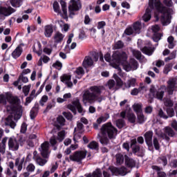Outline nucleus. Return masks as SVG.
<instances>
[{
	"label": "nucleus",
	"mask_w": 177,
	"mask_h": 177,
	"mask_svg": "<svg viewBox=\"0 0 177 177\" xmlns=\"http://www.w3.org/2000/svg\"><path fill=\"white\" fill-rule=\"evenodd\" d=\"M116 125L118 128L121 129V128H124V127H125V122H124V120H118L116 121Z\"/></svg>",
	"instance_id": "13d9d810"
},
{
	"label": "nucleus",
	"mask_w": 177,
	"mask_h": 177,
	"mask_svg": "<svg viewBox=\"0 0 177 177\" xmlns=\"http://www.w3.org/2000/svg\"><path fill=\"white\" fill-rule=\"evenodd\" d=\"M151 19V10L150 8H147L145 10V13L142 16V20L147 23Z\"/></svg>",
	"instance_id": "cd10ccee"
},
{
	"label": "nucleus",
	"mask_w": 177,
	"mask_h": 177,
	"mask_svg": "<svg viewBox=\"0 0 177 177\" xmlns=\"http://www.w3.org/2000/svg\"><path fill=\"white\" fill-rule=\"evenodd\" d=\"M60 80L62 82L66 84L68 88H73V82H71V75H64L61 76Z\"/></svg>",
	"instance_id": "aec40b11"
},
{
	"label": "nucleus",
	"mask_w": 177,
	"mask_h": 177,
	"mask_svg": "<svg viewBox=\"0 0 177 177\" xmlns=\"http://www.w3.org/2000/svg\"><path fill=\"white\" fill-rule=\"evenodd\" d=\"M87 147L91 150H99V143L96 141H91L88 145Z\"/></svg>",
	"instance_id": "f704fd0d"
},
{
	"label": "nucleus",
	"mask_w": 177,
	"mask_h": 177,
	"mask_svg": "<svg viewBox=\"0 0 177 177\" xmlns=\"http://www.w3.org/2000/svg\"><path fill=\"white\" fill-rule=\"evenodd\" d=\"M38 111V109L33 107L30 111V118L32 120L35 118V116L37 115V113Z\"/></svg>",
	"instance_id": "052dcab7"
},
{
	"label": "nucleus",
	"mask_w": 177,
	"mask_h": 177,
	"mask_svg": "<svg viewBox=\"0 0 177 177\" xmlns=\"http://www.w3.org/2000/svg\"><path fill=\"white\" fill-rule=\"evenodd\" d=\"M124 159H125V164L127 167H129L130 168L135 167L136 163H135V160H133V159L129 158L127 156H124Z\"/></svg>",
	"instance_id": "7c9ffc66"
},
{
	"label": "nucleus",
	"mask_w": 177,
	"mask_h": 177,
	"mask_svg": "<svg viewBox=\"0 0 177 177\" xmlns=\"http://www.w3.org/2000/svg\"><path fill=\"white\" fill-rule=\"evenodd\" d=\"M113 60L117 64H122L125 71H131V70L138 69V61L135 59H131L130 63L127 62L128 55L124 52L116 51L113 54Z\"/></svg>",
	"instance_id": "7ed1b4c3"
},
{
	"label": "nucleus",
	"mask_w": 177,
	"mask_h": 177,
	"mask_svg": "<svg viewBox=\"0 0 177 177\" xmlns=\"http://www.w3.org/2000/svg\"><path fill=\"white\" fill-rule=\"evenodd\" d=\"M109 118H110V115H109V113H105L97 119V123L102 124V122H106Z\"/></svg>",
	"instance_id": "2f4dec72"
},
{
	"label": "nucleus",
	"mask_w": 177,
	"mask_h": 177,
	"mask_svg": "<svg viewBox=\"0 0 177 177\" xmlns=\"http://www.w3.org/2000/svg\"><path fill=\"white\" fill-rule=\"evenodd\" d=\"M113 78L115 80L118 86H122L124 82H122L121 78H120L118 75H117V74H113Z\"/></svg>",
	"instance_id": "8fccbe9b"
},
{
	"label": "nucleus",
	"mask_w": 177,
	"mask_h": 177,
	"mask_svg": "<svg viewBox=\"0 0 177 177\" xmlns=\"http://www.w3.org/2000/svg\"><path fill=\"white\" fill-rule=\"evenodd\" d=\"M53 67H54V68H56L57 70H62V68L63 67V64H62V62L59 61H56L53 64Z\"/></svg>",
	"instance_id": "4d7b16f0"
},
{
	"label": "nucleus",
	"mask_w": 177,
	"mask_h": 177,
	"mask_svg": "<svg viewBox=\"0 0 177 177\" xmlns=\"http://www.w3.org/2000/svg\"><path fill=\"white\" fill-rule=\"evenodd\" d=\"M60 27H61L62 31V32L64 31V32H67V31H68V29L70 28V26L66 23L60 24Z\"/></svg>",
	"instance_id": "864d4df0"
},
{
	"label": "nucleus",
	"mask_w": 177,
	"mask_h": 177,
	"mask_svg": "<svg viewBox=\"0 0 177 177\" xmlns=\"http://www.w3.org/2000/svg\"><path fill=\"white\" fill-rule=\"evenodd\" d=\"M24 157L22 158H17L15 159V166L16 167L18 172H21L23 170V164H24Z\"/></svg>",
	"instance_id": "393cba45"
},
{
	"label": "nucleus",
	"mask_w": 177,
	"mask_h": 177,
	"mask_svg": "<svg viewBox=\"0 0 177 177\" xmlns=\"http://www.w3.org/2000/svg\"><path fill=\"white\" fill-rule=\"evenodd\" d=\"M106 26V24L104 23H98L97 25V28L98 30H102V34L104 35L105 31H104V27Z\"/></svg>",
	"instance_id": "680f3d73"
},
{
	"label": "nucleus",
	"mask_w": 177,
	"mask_h": 177,
	"mask_svg": "<svg viewBox=\"0 0 177 177\" xmlns=\"http://www.w3.org/2000/svg\"><path fill=\"white\" fill-rule=\"evenodd\" d=\"M152 169L158 171V177H167V174H165L163 171H160V167L158 166H152Z\"/></svg>",
	"instance_id": "c03bdc74"
},
{
	"label": "nucleus",
	"mask_w": 177,
	"mask_h": 177,
	"mask_svg": "<svg viewBox=\"0 0 177 177\" xmlns=\"http://www.w3.org/2000/svg\"><path fill=\"white\" fill-rule=\"evenodd\" d=\"M48 97L47 95H43L39 100V104L42 106H45L46 102H48Z\"/></svg>",
	"instance_id": "bf43d9fd"
},
{
	"label": "nucleus",
	"mask_w": 177,
	"mask_h": 177,
	"mask_svg": "<svg viewBox=\"0 0 177 177\" xmlns=\"http://www.w3.org/2000/svg\"><path fill=\"white\" fill-rule=\"evenodd\" d=\"M53 30H56V26L52 24L47 25L44 27V35L46 38H50L53 34Z\"/></svg>",
	"instance_id": "6ab92c4d"
},
{
	"label": "nucleus",
	"mask_w": 177,
	"mask_h": 177,
	"mask_svg": "<svg viewBox=\"0 0 177 177\" xmlns=\"http://www.w3.org/2000/svg\"><path fill=\"white\" fill-rule=\"evenodd\" d=\"M116 162L117 164L121 165V164L124 162V156H122V154L121 153H118L116 155Z\"/></svg>",
	"instance_id": "49530a36"
},
{
	"label": "nucleus",
	"mask_w": 177,
	"mask_h": 177,
	"mask_svg": "<svg viewBox=\"0 0 177 177\" xmlns=\"http://www.w3.org/2000/svg\"><path fill=\"white\" fill-rule=\"evenodd\" d=\"M21 46H23V44L18 46L12 53L13 59H17L21 56V53H23V48H21Z\"/></svg>",
	"instance_id": "bb28decb"
},
{
	"label": "nucleus",
	"mask_w": 177,
	"mask_h": 177,
	"mask_svg": "<svg viewBox=\"0 0 177 177\" xmlns=\"http://www.w3.org/2000/svg\"><path fill=\"white\" fill-rule=\"evenodd\" d=\"M10 3L13 8H20L21 6V0H10Z\"/></svg>",
	"instance_id": "79ce46f5"
},
{
	"label": "nucleus",
	"mask_w": 177,
	"mask_h": 177,
	"mask_svg": "<svg viewBox=\"0 0 177 177\" xmlns=\"http://www.w3.org/2000/svg\"><path fill=\"white\" fill-rule=\"evenodd\" d=\"M34 161H35L36 164L37 165H39V167H44L46 165V162H48V158H42L39 155H38V152L37 151H35L33 152V157H32Z\"/></svg>",
	"instance_id": "2eb2a0df"
},
{
	"label": "nucleus",
	"mask_w": 177,
	"mask_h": 177,
	"mask_svg": "<svg viewBox=\"0 0 177 177\" xmlns=\"http://www.w3.org/2000/svg\"><path fill=\"white\" fill-rule=\"evenodd\" d=\"M164 3V4H163ZM163 3L161 0H149V7L151 10H155L154 17L155 21L160 20L161 23H171L172 19V0H163ZM165 5V6H164Z\"/></svg>",
	"instance_id": "f03ea898"
},
{
	"label": "nucleus",
	"mask_w": 177,
	"mask_h": 177,
	"mask_svg": "<svg viewBox=\"0 0 177 177\" xmlns=\"http://www.w3.org/2000/svg\"><path fill=\"white\" fill-rule=\"evenodd\" d=\"M50 61V58L49 57L46 55H42L41 56V57L39 58L37 62V66H42V62L43 63L46 64V63H49Z\"/></svg>",
	"instance_id": "c756f323"
},
{
	"label": "nucleus",
	"mask_w": 177,
	"mask_h": 177,
	"mask_svg": "<svg viewBox=\"0 0 177 177\" xmlns=\"http://www.w3.org/2000/svg\"><path fill=\"white\" fill-rule=\"evenodd\" d=\"M172 66L169 64L165 65V68L163 70L164 74H168L169 71H171Z\"/></svg>",
	"instance_id": "774afa93"
},
{
	"label": "nucleus",
	"mask_w": 177,
	"mask_h": 177,
	"mask_svg": "<svg viewBox=\"0 0 177 177\" xmlns=\"http://www.w3.org/2000/svg\"><path fill=\"white\" fill-rule=\"evenodd\" d=\"M99 60V54H95L93 55V58L91 57H85L82 66L84 68H88V67H92L93 66V61L97 62Z\"/></svg>",
	"instance_id": "f8f14e48"
},
{
	"label": "nucleus",
	"mask_w": 177,
	"mask_h": 177,
	"mask_svg": "<svg viewBox=\"0 0 177 177\" xmlns=\"http://www.w3.org/2000/svg\"><path fill=\"white\" fill-rule=\"evenodd\" d=\"M167 41L169 42V48L174 49V46H175V44L174 43V37L170 36L167 38Z\"/></svg>",
	"instance_id": "09e8293b"
},
{
	"label": "nucleus",
	"mask_w": 177,
	"mask_h": 177,
	"mask_svg": "<svg viewBox=\"0 0 177 177\" xmlns=\"http://www.w3.org/2000/svg\"><path fill=\"white\" fill-rule=\"evenodd\" d=\"M60 5L62 6V17H63V19L66 20V21H68V15H67V3H66V1L63 0H61Z\"/></svg>",
	"instance_id": "b1692460"
},
{
	"label": "nucleus",
	"mask_w": 177,
	"mask_h": 177,
	"mask_svg": "<svg viewBox=\"0 0 177 177\" xmlns=\"http://www.w3.org/2000/svg\"><path fill=\"white\" fill-rule=\"evenodd\" d=\"M86 151H77L73 155L69 156L71 161H76V162H81L85 157H86Z\"/></svg>",
	"instance_id": "9d476101"
},
{
	"label": "nucleus",
	"mask_w": 177,
	"mask_h": 177,
	"mask_svg": "<svg viewBox=\"0 0 177 177\" xmlns=\"http://www.w3.org/2000/svg\"><path fill=\"white\" fill-rule=\"evenodd\" d=\"M66 125V119L62 115H59L57 118V121L55 123V126L56 127L57 129H62V127Z\"/></svg>",
	"instance_id": "4be33fe9"
},
{
	"label": "nucleus",
	"mask_w": 177,
	"mask_h": 177,
	"mask_svg": "<svg viewBox=\"0 0 177 177\" xmlns=\"http://www.w3.org/2000/svg\"><path fill=\"white\" fill-rule=\"evenodd\" d=\"M124 47V43H122L121 41H118L114 46V48L115 49H121V48Z\"/></svg>",
	"instance_id": "338daca9"
},
{
	"label": "nucleus",
	"mask_w": 177,
	"mask_h": 177,
	"mask_svg": "<svg viewBox=\"0 0 177 177\" xmlns=\"http://www.w3.org/2000/svg\"><path fill=\"white\" fill-rule=\"evenodd\" d=\"M53 39L54 41V44L56 45H57V44H62V42H63V39H64V35L60 32H56L53 37Z\"/></svg>",
	"instance_id": "412c9836"
},
{
	"label": "nucleus",
	"mask_w": 177,
	"mask_h": 177,
	"mask_svg": "<svg viewBox=\"0 0 177 177\" xmlns=\"http://www.w3.org/2000/svg\"><path fill=\"white\" fill-rule=\"evenodd\" d=\"M86 177H102V171L97 169L93 171V174H88Z\"/></svg>",
	"instance_id": "a18cd8bd"
},
{
	"label": "nucleus",
	"mask_w": 177,
	"mask_h": 177,
	"mask_svg": "<svg viewBox=\"0 0 177 177\" xmlns=\"http://www.w3.org/2000/svg\"><path fill=\"white\" fill-rule=\"evenodd\" d=\"M84 129V124L81 122H77V127L75 128V135L73 136V140L76 143L77 140L81 138V136L77 133H81V131Z\"/></svg>",
	"instance_id": "f3484780"
},
{
	"label": "nucleus",
	"mask_w": 177,
	"mask_h": 177,
	"mask_svg": "<svg viewBox=\"0 0 177 177\" xmlns=\"http://www.w3.org/2000/svg\"><path fill=\"white\" fill-rule=\"evenodd\" d=\"M132 107H133V111H135L136 114H140L142 111V104L136 103L132 106Z\"/></svg>",
	"instance_id": "72a5a7b5"
},
{
	"label": "nucleus",
	"mask_w": 177,
	"mask_h": 177,
	"mask_svg": "<svg viewBox=\"0 0 177 177\" xmlns=\"http://www.w3.org/2000/svg\"><path fill=\"white\" fill-rule=\"evenodd\" d=\"M53 10L54 12H55V13H58L59 15H63V13L62 12V10H60V5H59V3L57 1H54L53 4Z\"/></svg>",
	"instance_id": "c9c22d12"
},
{
	"label": "nucleus",
	"mask_w": 177,
	"mask_h": 177,
	"mask_svg": "<svg viewBox=\"0 0 177 177\" xmlns=\"http://www.w3.org/2000/svg\"><path fill=\"white\" fill-rule=\"evenodd\" d=\"M101 133L102 136L97 134V139H100L102 145L106 146L109 145V139H115V136H117V129L113 127L111 122H108L102 125Z\"/></svg>",
	"instance_id": "20e7f679"
},
{
	"label": "nucleus",
	"mask_w": 177,
	"mask_h": 177,
	"mask_svg": "<svg viewBox=\"0 0 177 177\" xmlns=\"http://www.w3.org/2000/svg\"><path fill=\"white\" fill-rule=\"evenodd\" d=\"M30 89H31V84H28V85L24 86L23 87L22 91H23L25 96L28 95V93H30Z\"/></svg>",
	"instance_id": "603ef678"
},
{
	"label": "nucleus",
	"mask_w": 177,
	"mask_h": 177,
	"mask_svg": "<svg viewBox=\"0 0 177 177\" xmlns=\"http://www.w3.org/2000/svg\"><path fill=\"white\" fill-rule=\"evenodd\" d=\"M66 135H67V132H66L64 130H62L57 133V140L59 142H63L64 139L66 138Z\"/></svg>",
	"instance_id": "e433bc0d"
},
{
	"label": "nucleus",
	"mask_w": 177,
	"mask_h": 177,
	"mask_svg": "<svg viewBox=\"0 0 177 177\" xmlns=\"http://www.w3.org/2000/svg\"><path fill=\"white\" fill-rule=\"evenodd\" d=\"M160 30H161V27H160V26L157 24L153 25L148 29L147 35L148 37H151V35H153L152 39L154 42H158V41L161 39V37H162V34L158 33V31H160Z\"/></svg>",
	"instance_id": "0eeeda50"
},
{
	"label": "nucleus",
	"mask_w": 177,
	"mask_h": 177,
	"mask_svg": "<svg viewBox=\"0 0 177 177\" xmlns=\"http://www.w3.org/2000/svg\"><path fill=\"white\" fill-rule=\"evenodd\" d=\"M144 136L147 146L151 147L153 146V131H149L146 132Z\"/></svg>",
	"instance_id": "5701e85b"
},
{
	"label": "nucleus",
	"mask_w": 177,
	"mask_h": 177,
	"mask_svg": "<svg viewBox=\"0 0 177 177\" xmlns=\"http://www.w3.org/2000/svg\"><path fill=\"white\" fill-rule=\"evenodd\" d=\"M131 52L133 56H134V57H136L137 60H139L141 63H143V62H145V57L142 55V53H140V51L136 49H131Z\"/></svg>",
	"instance_id": "a878e982"
},
{
	"label": "nucleus",
	"mask_w": 177,
	"mask_h": 177,
	"mask_svg": "<svg viewBox=\"0 0 177 177\" xmlns=\"http://www.w3.org/2000/svg\"><path fill=\"white\" fill-rule=\"evenodd\" d=\"M164 133L158 129L155 130L156 135L158 136L159 138H162V139H165V140H169L170 138H174L175 136L176 133L175 131H174V129L169 127H166L163 129ZM168 135L169 137H168Z\"/></svg>",
	"instance_id": "6e6552de"
},
{
	"label": "nucleus",
	"mask_w": 177,
	"mask_h": 177,
	"mask_svg": "<svg viewBox=\"0 0 177 177\" xmlns=\"http://www.w3.org/2000/svg\"><path fill=\"white\" fill-rule=\"evenodd\" d=\"M71 97V94L70 93H66L64 95L63 98L58 97L57 99V103H64V102H67L68 99Z\"/></svg>",
	"instance_id": "473e14b6"
},
{
	"label": "nucleus",
	"mask_w": 177,
	"mask_h": 177,
	"mask_svg": "<svg viewBox=\"0 0 177 177\" xmlns=\"http://www.w3.org/2000/svg\"><path fill=\"white\" fill-rule=\"evenodd\" d=\"M126 88H131L132 86H136V79L130 77L125 83Z\"/></svg>",
	"instance_id": "c85d7f7f"
},
{
	"label": "nucleus",
	"mask_w": 177,
	"mask_h": 177,
	"mask_svg": "<svg viewBox=\"0 0 177 177\" xmlns=\"http://www.w3.org/2000/svg\"><path fill=\"white\" fill-rule=\"evenodd\" d=\"M68 109L71 110L73 114H77V109L79 113H83L84 109L82 106H81V104H80V100L75 99L73 101L72 104L68 105Z\"/></svg>",
	"instance_id": "9b49d317"
},
{
	"label": "nucleus",
	"mask_w": 177,
	"mask_h": 177,
	"mask_svg": "<svg viewBox=\"0 0 177 177\" xmlns=\"http://www.w3.org/2000/svg\"><path fill=\"white\" fill-rule=\"evenodd\" d=\"M127 118L129 122H131V124H135V122H136V115H135L133 113H127Z\"/></svg>",
	"instance_id": "4c0bfd02"
},
{
	"label": "nucleus",
	"mask_w": 177,
	"mask_h": 177,
	"mask_svg": "<svg viewBox=\"0 0 177 177\" xmlns=\"http://www.w3.org/2000/svg\"><path fill=\"white\" fill-rule=\"evenodd\" d=\"M6 100L12 105L10 108L7 107V111H11L10 115H9L6 120V125H9L10 128L15 129L16 127V122L17 120H20L22 115L21 107L19 106L20 100L19 97L13 96L12 94L7 93L6 94H0V103L6 104Z\"/></svg>",
	"instance_id": "f257e3e1"
},
{
	"label": "nucleus",
	"mask_w": 177,
	"mask_h": 177,
	"mask_svg": "<svg viewBox=\"0 0 177 177\" xmlns=\"http://www.w3.org/2000/svg\"><path fill=\"white\" fill-rule=\"evenodd\" d=\"M16 12V9L10 7L0 6V20H5V17L10 16L12 13Z\"/></svg>",
	"instance_id": "1a4fd4ad"
},
{
	"label": "nucleus",
	"mask_w": 177,
	"mask_h": 177,
	"mask_svg": "<svg viewBox=\"0 0 177 177\" xmlns=\"http://www.w3.org/2000/svg\"><path fill=\"white\" fill-rule=\"evenodd\" d=\"M177 89V78H171L167 81V86H161L156 93V98L159 100H162L164 97V91L167 92L168 95H173L174 91Z\"/></svg>",
	"instance_id": "423d86ee"
},
{
	"label": "nucleus",
	"mask_w": 177,
	"mask_h": 177,
	"mask_svg": "<svg viewBox=\"0 0 177 177\" xmlns=\"http://www.w3.org/2000/svg\"><path fill=\"white\" fill-rule=\"evenodd\" d=\"M143 53H145V55H148V56H151L153 55V52H154V50H153V48L151 47H147L145 46L142 50Z\"/></svg>",
	"instance_id": "ea45409f"
},
{
	"label": "nucleus",
	"mask_w": 177,
	"mask_h": 177,
	"mask_svg": "<svg viewBox=\"0 0 177 177\" xmlns=\"http://www.w3.org/2000/svg\"><path fill=\"white\" fill-rule=\"evenodd\" d=\"M142 27L143 26L140 23H135L133 24V28L134 31H136V32H139V31H140V30L142 29Z\"/></svg>",
	"instance_id": "3c124183"
},
{
	"label": "nucleus",
	"mask_w": 177,
	"mask_h": 177,
	"mask_svg": "<svg viewBox=\"0 0 177 177\" xmlns=\"http://www.w3.org/2000/svg\"><path fill=\"white\" fill-rule=\"evenodd\" d=\"M153 145L156 150H160V142H158V139L156 137L153 138Z\"/></svg>",
	"instance_id": "6e6d98bb"
},
{
	"label": "nucleus",
	"mask_w": 177,
	"mask_h": 177,
	"mask_svg": "<svg viewBox=\"0 0 177 177\" xmlns=\"http://www.w3.org/2000/svg\"><path fill=\"white\" fill-rule=\"evenodd\" d=\"M26 171L30 173L34 172V171H35V165L32 163L28 164L26 167Z\"/></svg>",
	"instance_id": "5fc2aeb1"
},
{
	"label": "nucleus",
	"mask_w": 177,
	"mask_h": 177,
	"mask_svg": "<svg viewBox=\"0 0 177 177\" xmlns=\"http://www.w3.org/2000/svg\"><path fill=\"white\" fill-rule=\"evenodd\" d=\"M77 10H80V7H78V3H77V1L71 0L68 6V12L69 17L73 19L74 16H75V12Z\"/></svg>",
	"instance_id": "4468645a"
},
{
	"label": "nucleus",
	"mask_w": 177,
	"mask_h": 177,
	"mask_svg": "<svg viewBox=\"0 0 177 177\" xmlns=\"http://www.w3.org/2000/svg\"><path fill=\"white\" fill-rule=\"evenodd\" d=\"M75 74L77 75V78H82V75L85 74V71L82 67L77 68L76 71H75Z\"/></svg>",
	"instance_id": "58836bf2"
},
{
	"label": "nucleus",
	"mask_w": 177,
	"mask_h": 177,
	"mask_svg": "<svg viewBox=\"0 0 177 177\" xmlns=\"http://www.w3.org/2000/svg\"><path fill=\"white\" fill-rule=\"evenodd\" d=\"M132 34H133V29L132 28H127L123 34V37H125V35H132Z\"/></svg>",
	"instance_id": "0e129e2a"
},
{
	"label": "nucleus",
	"mask_w": 177,
	"mask_h": 177,
	"mask_svg": "<svg viewBox=\"0 0 177 177\" xmlns=\"http://www.w3.org/2000/svg\"><path fill=\"white\" fill-rule=\"evenodd\" d=\"M8 145L10 150H12V151H17V150H19V141L15 137L8 138Z\"/></svg>",
	"instance_id": "dca6fc26"
},
{
	"label": "nucleus",
	"mask_w": 177,
	"mask_h": 177,
	"mask_svg": "<svg viewBox=\"0 0 177 177\" xmlns=\"http://www.w3.org/2000/svg\"><path fill=\"white\" fill-rule=\"evenodd\" d=\"M104 59L106 60V62H108V63H111V64H117V62H115V60H114V57H113L112 55V59H111V55H110L109 53H106L104 55Z\"/></svg>",
	"instance_id": "a19ab883"
},
{
	"label": "nucleus",
	"mask_w": 177,
	"mask_h": 177,
	"mask_svg": "<svg viewBox=\"0 0 177 177\" xmlns=\"http://www.w3.org/2000/svg\"><path fill=\"white\" fill-rule=\"evenodd\" d=\"M158 161L160 164H162L164 167L168 164V161L167 160V157L165 156H160L158 158Z\"/></svg>",
	"instance_id": "de8ad7c7"
},
{
	"label": "nucleus",
	"mask_w": 177,
	"mask_h": 177,
	"mask_svg": "<svg viewBox=\"0 0 177 177\" xmlns=\"http://www.w3.org/2000/svg\"><path fill=\"white\" fill-rule=\"evenodd\" d=\"M137 118L138 124H143V122L146 121V118L145 117V115H143L142 112L137 113Z\"/></svg>",
	"instance_id": "37998d69"
},
{
	"label": "nucleus",
	"mask_w": 177,
	"mask_h": 177,
	"mask_svg": "<svg viewBox=\"0 0 177 177\" xmlns=\"http://www.w3.org/2000/svg\"><path fill=\"white\" fill-rule=\"evenodd\" d=\"M39 150L44 158H49L50 151L49 150V142L48 141L43 142Z\"/></svg>",
	"instance_id": "ddd939ff"
},
{
	"label": "nucleus",
	"mask_w": 177,
	"mask_h": 177,
	"mask_svg": "<svg viewBox=\"0 0 177 177\" xmlns=\"http://www.w3.org/2000/svg\"><path fill=\"white\" fill-rule=\"evenodd\" d=\"M165 106L167 107L171 108L172 106H174V103L170 99H166L165 100Z\"/></svg>",
	"instance_id": "69168bd1"
},
{
	"label": "nucleus",
	"mask_w": 177,
	"mask_h": 177,
	"mask_svg": "<svg viewBox=\"0 0 177 177\" xmlns=\"http://www.w3.org/2000/svg\"><path fill=\"white\" fill-rule=\"evenodd\" d=\"M110 170H111V172H112L113 175H115L116 176H118V175H121L122 176H125V174H127V168L125 167H121V168L111 167Z\"/></svg>",
	"instance_id": "a211bd4d"
},
{
	"label": "nucleus",
	"mask_w": 177,
	"mask_h": 177,
	"mask_svg": "<svg viewBox=\"0 0 177 177\" xmlns=\"http://www.w3.org/2000/svg\"><path fill=\"white\" fill-rule=\"evenodd\" d=\"M167 113V117H174L175 115V111H174V109L172 108H167L166 110Z\"/></svg>",
	"instance_id": "e2e57ef3"
},
{
	"label": "nucleus",
	"mask_w": 177,
	"mask_h": 177,
	"mask_svg": "<svg viewBox=\"0 0 177 177\" xmlns=\"http://www.w3.org/2000/svg\"><path fill=\"white\" fill-rule=\"evenodd\" d=\"M102 93V87L97 86H93L88 90L84 91L83 95V102H88V103H95L98 102L100 103L103 100V97H99Z\"/></svg>",
	"instance_id": "39448f33"
}]
</instances>
